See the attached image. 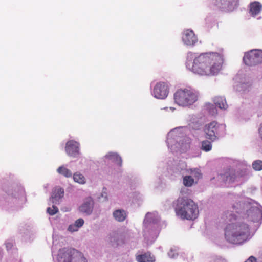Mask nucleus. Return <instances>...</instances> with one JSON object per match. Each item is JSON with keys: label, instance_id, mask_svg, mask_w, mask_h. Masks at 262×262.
I'll return each instance as SVG.
<instances>
[{"label": "nucleus", "instance_id": "nucleus-1", "mask_svg": "<svg viewBox=\"0 0 262 262\" xmlns=\"http://www.w3.org/2000/svg\"><path fill=\"white\" fill-rule=\"evenodd\" d=\"M224 59L217 52H206L200 54L193 60L191 71L202 76H214L222 70Z\"/></svg>", "mask_w": 262, "mask_h": 262}, {"label": "nucleus", "instance_id": "nucleus-2", "mask_svg": "<svg viewBox=\"0 0 262 262\" xmlns=\"http://www.w3.org/2000/svg\"><path fill=\"white\" fill-rule=\"evenodd\" d=\"M222 222L226 225L225 236L227 241L231 243H238L245 238L249 233L248 224L238 219L232 211H227L222 214Z\"/></svg>", "mask_w": 262, "mask_h": 262}, {"label": "nucleus", "instance_id": "nucleus-3", "mask_svg": "<svg viewBox=\"0 0 262 262\" xmlns=\"http://www.w3.org/2000/svg\"><path fill=\"white\" fill-rule=\"evenodd\" d=\"M175 211L181 219L186 220H194L199 213L197 205L191 199L186 196L177 199Z\"/></svg>", "mask_w": 262, "mask_h": 262}, {"label": "nucleus", "instance_id": "nucleus-4", "mask_svg": "<svg viewBox=\"0 0 262 262\" xmlns=\"http://www.w3.org/2000/svg\"><path fill=\"white\" fill-rule=\"evenodd\" d=\"M58 262H87L83 254L75 249L63 248L58 255Z\"/></svg>", "mask_w": 262, "mask_h": 262}, {"label": "nucleus", "instance_id": "nucleus-5", "mask_svg": "<svg viewBox=\"0 0 262 262\" xmlns=\"http://www.w3.org/2000/svg\"><path fill=\"white\" fill-rule=\"evenodd\" d=\"M174 100L179 105L187 106L196 101L197 95L190 90H179L174 94Z\"/></svg>", "mask_w": 262, "mask_h": 262}, {"label": "nucleus", "instance_id": "nucleus-6", "mask_svg": "<svg viewBox=\"0 0 262 262\" xmlns=\"http://www.w3.org/2000/svg\"><path fill=\"white\" fill-rule=\"evenodd\" d=\"M246 175L245 169L234 170L232 168H229L226 170L223 174V179L229 183H232L239 181L241 178H244Z\"/></svg>", "mask_w": 262, "mask_h": 262}, {"label": "nucleus", "instance_id": "nucleus-7", "mask_svg": "<svg viewBox=\"0 0 262 262\" xmlns=\"http://www.w3.org/2000/svg\"><path fill=\"white\" fill-rule=\"evenodd\" d=\"M244 63L247 66H254L262 62V51L252 50L246 53L243 58Z\"/></svg>", "mask_w": 262, "mask_h": 262}, {"label": "nucleus", "instance_id": "nucleus-8", "mask_svg": "<svg viewBox=\"0 0 262 262\" xmlns=\"http://www.w3.org/2000/svg\"><path fill=\"white\" fill-rule=\"evenodd\" d=\"M220 127V125L215 121H212L206 125L204 128L206 138L212 142L217 139L216 135Z\"/></svg>", "mask_w": 262, "mask_h": 262}, {"label": "nucleus", "instance_id": "nucleus-9", "mask_svg": "<svg viewBox=\"0 0 262 262\" xmlns=\"http://www.w3.org/2000/svg\"><path fill=\"white\" fill-rule=\"evenodd\" d=\"M169 93V86L165 82L157 83L153 89V95L158 99H163L167 97Z\"/></svg>", "mask_w": 262, "mask_h": 262}, {"label": "nucleus", "instance_id": "nucleus-10", "mask_svg": "<svg viewBox=\"0 0 262 262\" xmlns=\"http://www.w3.org/2000/svg\"><path fill=\"white\" fill-rule=\"evenodd\" d=\"M65 150L71 157H77L79 155V144L74 140H70L66 143Z\"/></svg>", "mask_w": 262, "mask_h": 262}, {"label": "nucleus", "instance_id": "nucleus-11", "mask_svg": "<svg viewBox=\"0 0 262 262\" xmlns=\"http://www.w3.org/2000/svg\"><path fill=\"white\" fill-rule=\"evenodd\" d=\"M182 40L184 43L187 46H193L198 41V38L194 32L190 29L184 31Z\"/></svg>", "mask_w": 262, "mask_h": 262}, {"label": "nucleus", "instance_id": "nucleus-12", "mask_svg": "<svg viewBox=\"0 0 262 262\" xmlns=\"http://www.w3.org/2000/svg\"><path fill=\"white\" fill-rule=\"evenodd\" d=\"M93 200L91 198H88L85 199L83 203L79 207V210L83 213L90 215L93 211Z\"/></svg>", "mask_w": 262, "mask_h": 262}, {"label": "nucleus", "instance_id": "nucleus-13", "mask_svg": "<svg viewBox=\"0 0 262 262\" xmlns=\"http://www.w3.org/2000/svg\"><path fill=\"white\" fill-rule=\"evenodd\" d=\"M63 189L60 187H56L52 192L51 199L53 203L57 204L58 200L63 196Z\"/></svg>", "mask_w": 262, "mask_h": 262}, {"label": "nucleus", "instance_id": "nucleus-14", "mask_svg": "<svg viewBox=\"0 0 262 262\" xmlns=\"http://www.w3.org/2000/svg\"><path fill=\"white\" fill-rule=\"evenodd\" d=\"M262 9L261 4L258 2H254L250 5V13L252 16L258 15Z\"/></svg>", "mask_w": 262, "mask_h": 262}, {"label": "nucleus", "instance_id": "nucleus-15", "mask_svg": "<svg viewBox=\"0 0 262 262\" xmlns=\"http://www.w3.org/2000/svg\"><path fill=\"white\" fill-rule=\"evenodd\" d=\"M114 219L119 222H122L125 220L127 217L126 212L123 209H117L113 213Z\"/></svg>", "mask_w": 262, "mask_h": 262}, {"label": "nucleus", "instance_id": "nucleus-16", "mask_svg": "<svg viewBox=\"0 0 262 262\" xmlns=\"http://www.w3.org/2000/svg\"><path fill=\"white\" fill-rule=\"evenodd\" d=\"M136 260L138 262H155V261L154 257L151 256L149 252L136 256Z\"/></svg>", "mask_w": 262, "mask_h": 262}, {"label": "nucleus", "instance_id": "nucleus-17", "mask_svg": "<svg viewBox=\"0 0 262 262\" xmlns=\"http://www.w3.org/2000/svg\"><path fill=\"white\" fill-rule=\"evenodd\" d=\"M214 103L216 106L220 109L225 110L227 108L228 105L225 98L222 97H216L213 100Z\"/></svg>", "mask_w": 262, "mask_h": 262}, {"label": "nucleus", "instance_id": "nucleus-18", "mask_svg": "<svg viewBox=\"0 0 262 262\" xmlns=\"http://www.w3.org/2000/svg\"><path fill=\"white\" fill-rule=\"evenodd\" d=\"M187 172L195 179V183H197L198 181L202 178V173L199 168H190L187 170Z\"/></svg>", "mask_w": 262, "mask_h": 262}, {"label": "nucleus", "instance_id": "nucleus-19", "mask_svg": "<svg viewBox=\"0 0 262 262\" xmlns=\"http://www.w3.org/2000/svg\"><path fill=\"white\" fill-rule=\"evenodd\" d=\"M106 158L112 160L113 162L116 163L117 165L121 166L122 164L121 158L117 154L109 153L105 156Z\"/></svg>", "mask_w": 262, "mask_h": 262}, {"label": "nucleus", "instance_id": "nucleus-20", "mask_svg": "<svg viewBox=\"0 0 262 262\" xmlns=\"http://www.w3.org/2000/svg\"><path fill=\"white\" fill-rule=\"evenodd\" d=\"M183 183L185 186L189 187L195 183V180L191 176H186L183 178Z\"/></svg>", "mask_w": 262, "mask_h": 262}, {"label": "nucleus", "instance_id": "nucleus-21", "mask_svg": "<svg viewBox=\"0 0 262 262\" xmlns=\"http://www.w3.org/2000/svg\"><path fill=\"white\" fill-rule=\"evenodd\" d=\"M235 0H216V5L222 8H229Z\"/></svg>", "mask_w": 262, "mask_h": 262}, {"label": "nucleus", "instance_id": "nucleus-22", "mask_svg": "<svg viewBox=\"0 0 262 262\" xmlns=\"http://www.w3.org/2000/svg\"><path fill=\"white\" fill-rule=\"evenodd\" d=\"M211 141L204 140L201 143V149L204 151L208 152L212 149Z\"/></svg>", "mask_w": 262, "mask_h": 262}, {"label": "nucleus", "instance_id": "nucleus-23", "mask_svg": "<svg viewBox=\"0 0 262 262\" xmlns=\"http://www.w3.org/2000/svg\"><path fill=\"white\" fill-rule=\"evenodd\" d=\"M57 172L59 174H61L67 178L71 177L72 175V172L69 169L63 166L59 167L57 169Z\"/></svg>", "mask_w": 262, "mask_h": 262}, {"label": "nucleus", "instance_id": "nucleus-24", "mask_svg": "<svg viewBox=\"0 0 262 262\" xmlns=\"http://www.w3.org/2000/svg\"><path fill=\"white\" fill-rule=\"evenodd\" d=\"M73 179L75 182L81 184H84L85 183L84 177L79 172H76L74 174Z\"/></svg>", "mask_w": 262, "mask_h": 262}, {"label": "nucleus", "instance_id": "nucleus-25", "mask_svg": "<svg viewBox=\"0 0 262 262\" xmlns=\"http://www.w3.org/2000/svg\"><path fill=\"white\" fill-rule=\"evenodd\" d=\"M252 167L255 171H260L262 170V160H257L254 161L252 163Z\"/></svg>", "mask_w": 262, "mask_h": 262}, {"label": "nucleus", "instance_id": "nucleus-26", "mask_svg": "<svg viewBox=\"0 0 262 262\" xmlns=\"http://www.w3.org/2000/svg\"><path fill=\"white\" fill-rule=\"evenodd\" d=\"M47 211L50 215H53L58 212V209L56 206L53 205L51 208H48Z\"/></svg>", "mask_w": 262, "mask_h": 262}, {"label": "nucleus", "instance_id": "nucleus-27", "mask_svg": "<svg viewBox=\"0 0 262 262\" xmlns=\"http://www.w3.org/2000/svg\"><path fill=\"white\" fill-rule=\"evenodd\" d=\"M186 143L184 145H182L181 148L183 150H187L190 147V140L187 138L185 140Z\"/></svg>", "mask_w": 262, "mask_h": 262}, {"label": "nucleus", "instance_id": "nucleus-28", "mask_svg": "<svg viewBox=\"0 0 262 262\" xmlns=\"http://www.w3.org/2000/svg\"><path fill=\"white\" fill-rule=\"evenodd\" d=\"M84 223V220L81 218H79L75 222L74 224L79 228L83 225Z\"/></svg>", "mask_w": 262, "mask_h": 262}, {"label": "nucleus", "instance_id": "nucleus-29", "mask_svg": "<svg viewBox=\"0 0 262 262\" xmlns=\"http://www.w3.org/2000/svg\"><path fill=\"white\" fill-rule=\"evenodd\" d=\"M210 262H224V259L221 257L213 256L211 257Z\"/></svg>", "mask_w": 262, "mask_h": 262}, {"label": "nucleus", "instance_id": "nucleus-30", "mask_svg": "<svg viewBox=\"0 0 262 262\" xmlns=\"http://www.w3.org/2000/svg\"><path fill=\"white\" fill-rule=\"evenodd\" d=\"M78 228L75 224L70 225L68 227V230L70 232H75L78 231Z\"/></svg>", "mask_w": 262, "mask_h": 262}, {"label": "nucleus", "instance_id": "nucleus-31", "mask_svg": "<svg viewBox=\"0 0 262 262\" xmlns=\"http://www.w3.org/2000/svg\"><path fill=\"white\" fill-rule=\"evenodd\" d=\"M246 261L257 262V259L255 257H254L253 256H251Z\"/></svg>", "mask_w": 262, "mask_h": 262}, {"label": "nucleus", "instance_id": "nucleus-32", "mask_svg": "<svg viewBox=\"0 0 262 262\" xmlns=\"http://www.w3.org/2000/svg\"><path fill=\"white\" fill-rule=\"evenodd\" d=\"M258 132H259L260 137L262 140V123L260 125V127L259 128Z\"/></svg>", "mask_w": 262, "mask_h": 262}, {"label": "nucleus", "instance_id": "nucleus-33", "mask_svg": "<svg viewBox=\"0 0 262 262\" xmlns=\"http://www.w3.org/2000/svg\"><path fill=\"white\" fill-rule=\"evenodd\" d=\"M7 193H8V195H12V196L14 195V194H13V192H11V191H10V190H8V191H7Z\"/></svg>", "mask_w": 262, "mask_h": 262}, {"label": "nucleus", "instance_id": "nucleus-34", "mask_svg": "<svg viewBox=\"0 0 262 262\" xmlns=\"http://www.w3.org/2000/svg\"><path fill=\"white\" fill-rule=\"evenodd\" d=\"M261 104H262V96L260 98V102Z\"/></svg>", "mask_w": 262, "mask_h": 262}]
</instances>
